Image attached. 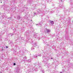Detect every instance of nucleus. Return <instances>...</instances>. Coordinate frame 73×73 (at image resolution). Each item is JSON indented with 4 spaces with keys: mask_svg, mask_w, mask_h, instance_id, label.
I'll use <instances>...</instances> for the list:
<instances>
[{
    "mask_svg": "<svg viewBox=\"0 0 73 73\" xmlns=\"http://www.w3.org/2000/svg\"><path fill=\"white\" fill-rule=\"evenodd\" d=\"M43 58H44V57H43Z\"/></svg>",
    "mask_w": 73,
    "mask_h": 73,
    "instance_id": "nucleus-23",
    "label": "nucleus"
},
{
    "mask_svg": "<svg viewBox=\"0 0 73 73\" xmlns=\"http://www.w3.org/2000/svg\"><path fill=\"white\" fill-rule=\"evenodd\" d=\"M33 47H32L31 48V49L32 50H33V49H35V48L33 47H35L36 46V43H34L33 44Z\"/></svg>",
    "mask_w": 73,
    "mask_h": 73,
    "instance_id": "nucleus-2",
    "label": "nucleus"
},
{
    "mask_svg": "<svg viewBox=\"0 0 73 73\" xmlns=\"http://www.w3.org/2000/svg\"><path fill=\"white\" fill-rule=\"evenodd\" d=\"M47 33H50V30L49 29H47L46 30Z\"/></svg>",
    "mask_w": 73,
    "mask_h": 73,
    "instance_id": "nucleus-4",
    "label": "nucleus"
},
{
    "mask_svg": "<svg viewBox=\"0 0 73 73\" xmlns=\"http://www.w3.org/2000/svg\"><path fill=\"white\" fill-rule=\"evenodd\" d=\"M10 19H11V17L10 18Z\"/></svg>",
    "mask_w": 73,
    "mask_h": 73,
    "instance_id": "nucleus-22",
    "label": "nucleus"
},
{
    "mask_svg": "<svg viewBox=\"0 0 73 73\" xmlns=\"http://www.w3.org/2000/svg\"><path fill=\"white\" fill-rule=\"evenodd\" d=\"M13 65H16V63H14Z\"/></svg>",
    "mask_w": 73,
    "mask_h": 73,
    "instance_id": "nucleus-13",
    "label": "nucleus"
},
{
    "mask_svg": "<svg viewBox=\"0 0 73 73\" xmlns=\"http://www.w3.org/2000/svg\"><path fill=\"white\" fill-rule=\"evenodd\" d=\"M34 15H37V14H36V13H34Z\"/></svg>",
    "mask_w": 73,
    "mask_h": 73,
    "instance_id": "nucleus-9",
    "label": "nucleus"
},
{
    "mask_svg": "<svg viewBox=\"0 0 73 73\" xmlns=\"http://www.w3.org/2000/svg\"><path fill=\"white\" fill-rule=\"evenodd\" d=\"M17 19H18V20L20 19V17L19 16H18Z\"/></svg>",
    "mask_w": 73,
    "mask_h": 73,
    "instance_id": "nucleus-5",
    "label": "nucleus"
},
{
    "mask_svg": "<svg viewBox=\"0 0 73 73\" xmlns=\"http://www.w3.org/2000/svg\"><path fill=\"white\" fill-rule=\"evenodd\" d=\"M60 7H61V8H62V6H61Z\"/></svg>",
    "mask_w": 73,
    "mask_h": 73,
    "instance_id": "nucleus-17",
    "label": "nucleus"
},
{
    "mask_svg": "<svg viewBox=\"0 0 73 73\" xmlns=\"http://www.w3.org/2000/svg\"><path fill=\"white\" fill-rule=\"evenodd\" d=\"M29 61H31V60H29Z\"/></svg>",
    "mask_w": 73,
    "mask_h": 73,
    "instance_id": "nucleus-14",
    "label": "nucleus"
},
{
    "mask_svg": "<svg viewBox=\"0 0 73 73\" xmlns=\"http://www.w3.org/2000/svg\"><path fill=\"white\" fill-rule=\"evenodd\" d=\"M37 36V34H35L34 35V37H36Z\"/></svg>",
    "mask_w": 73,
    "mask_h": 73,
    "instance_id": "nucleus-7",
    "label": "nucleus"
},
{
    "mask_svg": "<svg viewBox=\"0 0 73 73\" xmlns=\"http://www.w3.org/2000/svg\"><path fill=\"white\" fill-rule=\"evenodd\" d=\"M50 24L51 25H53L54 24V22H53V21H50Z\"/></svg>",
    "mask_w": 73,
    "mask_h": 73,
    "instance_id": "nucleus-3",
    "label": "nucleus"
},
{
    "mask_svg": "<svg viewBox=\"0 0 73 73\" xmlns=\"http://www.w3.org/2000/svg\"><path fill=\"white\" fill-rule=\"evenodd\" d=\"M12 35H13V34H12Z\"/></svg>",
    "mask_w": 73,
    "mask_h": 73,
    "instance_id": "nucleus-24",
    "label": "nucleus"
},
{
    "mask_svg": "<svg viewBox=\"0 0 73 73\" xmlns=\"http://www.w3.org/2000/svg\"><path fill=\"white\" fill-rule=\"evenodd\" d=\"M1 3H2V2H1Z\"/></svg>",
    "mask_w": 73,
    "mask_h": 73,
    "instance_id": "nucleus-19",
    "label": "nucleus"
},
{
    "mask_svg": "<svg viewBox=\"0 0 73 73\" xmlns=\"http://www.w3.org/2000/svg\"><path fill=\"white\" fill-rule=\"evenodd\" d=\"M51 58V59H53V58Z\"/></svg>",
    "mask_w": 73,
    "mask_h": 73,
    "instance_id": "nucleus-16",
    "label": "nucleus"
},
{
    "mask_svg": "<svg viewBox=\"0 0 73 73\" xmlns=\"http://www.w3.org/2000/svg\"><path fill=\"white\" fill-rule=\"evenodd\" d=\"M36 25H40V26H41V25L40 23H39L38 24H36Z\"/></svg>",
    "mask_w": 73,
    "mask_h": 73,
    "instance_id": "nucleus-8",
    "label": "nucleus"
},
{
    "mask_svg": "<svg viewBox=\"0 0 73 73\" xmlns=\"http://www.w3.org/2000/svg\"><path fill=\"white\" fill-rule=\"evenodd\" d=\"M51 13H52V11H51Z\"/></svg>",
    "mask_w": 73,
    "mask_h": 73,
    "instance_id": "nucleus-21",
    "label": "nucleus"
},
{
    "mask_svg": "<svg viewBox=\"0 0 73 73\" xmlns=\"http://www.w3.org/2000/svg\"><path fill=\"white\" fill-rule=\"evenodd\" d=\"M24 59H25L27 58V57L26 56H25L23 58Z\"/></svg>",
    "mask_w": 73,
    "mask_h": 73,
    "instance_id": "nucleus-10",
    "label": "nucleus"
},
{
    "mask_svg": "<svg viewBox=\"0 0 73 73\" xmlns=\"http://www.w3.org/2000/svg\"><path fill=\"white\" fill-rule=\"evenodd\" d=\"M41 55H39V56H41Z\"/></svg>",
    "mask_w": 73,
    "mask_h": 73,
    "instance_id": "nucleus-18",
    "label": "nucleus"
},
{
    "mask_svg": "<svg viewBox=\"0 0 73 73\" xmlns=\"http://www.w3.org/2000/svg\"><path fill=\"white\" fill-rule=\"evenodd\" d=\"M41 71L42 73H44V70H42Z\"/></svg>",
    "mask_w": 73,
    "mask_h": 73,
    "instance_id": "nucleus-11",
    "label": "nucleus"
},
{
    "mask_svg": "<svg viewBox=\"0 0 73 73\" xmlns=\"http://www.w3.org/2000/svg\"><path fill=\"white\" fill-rule=\"evenodd\" d=\"M15 18H16V17H14Z\"/></svg>",
    "mask_w": 73,
    "mask_h": 73,
    "instance_id": "nucleus-20",
    "label": "nucleus"
},
{
    "mask_svg": "<svg viewBox=\"0 0 73 73\" xmlns=\"http://www.w3.org/2000/svg\"><path fill=\"white\" fill-rule=\"evenodd\" d=\"M37 57V56L36 55H35V56L33 55V58H36V57Z\"/></svg>",
    "mask_w": 73,
    "mask_h": 73,
    "instance_id": "nucleus-6",
    "label": "nucleus"
},
{
    "mask_svg": "<svg viewBox=\"0 0 73 73\" xmlns=\"http://www.w3.org/2000/svg\"><path fill=\"white\" fill-rule=\"evenodd\" d=\"M6 48H8V46H6Z\"/></svg>",
    "mask_w": 73,
    "mask_h": 73,
    "instance_id": "nucleus-12",
    "label": "nucleus"
},
{
    "mask_svg": "<svg viewBox=\"0 0 73 73\" xmlns=\"http://www.w3.org/2000/svg\"><path fill=\"white\" fill-rule=\"evenodd\" d=\"M46 11H41V12L40 10H38L37 13L39 14V13H42V15H45Z\"/></svg>",
    "mask_w": 73,
    "mask_h": 73,
    "instance_id": "nucleus-1",
    "label": "nucleus"
},
{
    "mask_svg": "<svg viewBox=\"0 0 73 73\" xmlns=\"http://www.w3.org/2000/svg\"><path fill=\"white\" fill-rule=\"evenodd\" d=\"M61 1H62V2L63 1L62 0H61Z\"/></svg>",
    "mask_w": 73,
    "mask_h": 73,
    "instance_id": "nucleus-15",
    "label": "nucleus"
}]
</instances>
